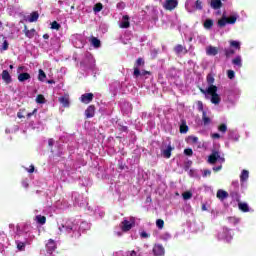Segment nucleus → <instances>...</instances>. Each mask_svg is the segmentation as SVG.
Returning <instances> with one entry per match:
<instances>
[{
	"label": "nucleus",
	"mask_w": 256,
	"mask_h": 256,
	"mask_svg": "<svg viewBox=\"0 0 256 256\" xmlns=\"http://www.w3.org/2000/svg\"><path fill=\"white\" fill-rule=\"evenodd\" d=\"M208 88L206 90L201 89V93H203L206 99H209L213 105H219L221 103V96L217 94V86L213 85L215 83V78L213 75L207 76Z\"/></svg>",
	"instance_id": "nucleus-1"
},
{
	"label": "nucleus",
	"mask_w": 256,
	"mask_h": 256,
	"mask_svg": "<svg viewBox=\"0 0 256 256\" xmlns=\"http://www.w3.org/2000/svg\"><path fill=\"white\" fill-rule=\"evenodd\" d=\"M238 19L239 14L237 13H234L229 17L223 15L222 18L218 20V27H225V25H235Z\"/></svg>",
	"instance_id": "nucleus-2"
},
{
	"label": "nucleus",
	"mask_w": 256,
	"mask_h": 256,
	"mask_svg": "<svg viewBox=\"0 0 256 256\" xmlns=\"http://www.w3.org/2000/svg\"><path fill=\"white\" fill-rule=\"evenodd\" d=\"M217 239L224 241V243H231V241H233V233H231L229 228H223L218 232Z\"/></svg>",
	"instance_id": "nucleus-3"
},
{
	"label": "nucleus",
	"mask_w": 256,
	"mask_h": 256,
	"mask_svg": "<svg viewBox=\"0 0 256 256\" xmlns=\"http://www.w3.org/2000/svg\"><path fill=\"white\" fill-rule=\"evenodd\" d=\"M60 233H71V231H77V225L73 222H68L66 225L58 227Z\"/></svg>",
	"instance_id": "nucleus-4"
},
{
	"label": "nucleus",
	"mask_w": 256,
	"mask_h": 256,
	"mask_svg": "<svg viewBox=\"0 0 256 256\" xmlns=\"http://www.w3.org/2000/svg\"><path fill=\"white\" fill-rule=\"evenodd\" d=\"M225 158L221 157V155L219 154V152H213L209 158H208V162L209 163H224Z\"/></svg>",
	"instance_id": "nucleus-5"
},
{
	"label": "nucleus",
	"mask_w": 256,
	"mask_h": 256,
	"mask_svg": "<svg viewBox=\"0 0 256 256\" xmlns=\"http://www.w3.org/2000/svg\"><path fill=\"white\" fill-rule=\"evenodd\" d=\"M177 5H179L177 0H165L163 3V7L166 9V11H173Z\"/></svg>",
	"instance_id": "nucleus-6"
},
{
	"label": "nucleus",
	"mask_w": 256,
	"mask_h": 256,
	"mask_svg": "<svg viewBox=\"0 0 256 256\" xmlns=\"http://www.w3.org/2000/svg\"><path fill=\"white\" fill-rule=\"evenodd\" d=\"M135 225V218L131 217L129 220H124L122 222V231H130V229H133V226Z\"/></svg>",
	"instance_id": "nucleus-7"
},
{
	"label": "nucleus",
	"mask_w": 256,
	"mask_h": 256,
	"mask_svg": "<svg viewBox=\"0 0 256 256\" xmlns=\"http://www.w3.org/2000/svg\"><path fill=\"white\" fill-rule=\"evenodd\" d=\"M80 101H81V103H84L85 105H89V103H91L93 101V93L83 94L80 97Z\"/></svg>",
	"instance_id": "nucleus-8"
},
{
	"label": "nucleus",
	"mask_w": 256,
	"mask_h": 256,
	"mask_svg": "<svg viewBox=\"0 0 256 256\" xmlns=\"http://www.w3.org/2000/svg\"><path fill=\"white\" fill-rule=\"evenodd\" d=\"M217 53H219V48L215 47V46H208L206 47V54L211 56V57H215V55H217Z\"/></svg>",
	"instance_id": "nucleus-9"
},
{
	"label": "nucleus",
	"mask_w": 256,
	"mask_h": 256,
	"mask_svg": "<svg viewBox=\"0 0 256 256\" xmlns=\"http://www.w3.org/2000/svg\"><path fill=\"white\" fill-rule=\"evenodd\" d=\"M153 253L156 256L165 255V248H163L161 245L156 244L153 248Z\"/></svg>",
	"instance_id": "nucleus-10"
},
{
	"label": "nucleus",
	"mask_w": 256,
	"mask_h": 256,
	"mask_svg": "<svg viewBox=\"0 0 256 256\" xmlns=\"http://www.w3.org/2000/svg\"><path fill=\"white\" fill-rule=\"evenodd\" d=\"M46 247H47V249H48V251H49V252H48L49 255H51V252H52V251H55V249H57V244L55 243V240L50 239V240L47 242Z\"/></svg>",
	"instance_id": "nucleus-11"
},
{
	"label": "nucleus",
	"mask_w": 256,
	"mask_h": 256,
	"mask_svg": "<svg viewBox=\"0 0 256 256\" xmlns=\"http://www.w3.org/2000/svg\"><path fill=\"white\" fill-rule=\"evenodd\" d=\"M232 63L235 65V67L241 69L243 67V58H241V56L238 55L232 59Z\"/></svg>",
	"instance_id": "nucleus-12"
},
{
	"label": "nucleus",
	"mask_w": 256,
	"mask_h": 256,
	"mask_svg": "<svg viewBox=\"0 0 256 256\" xmlns=\"http://www.w3.org/2000/svg\"><path fill=\"white\" fill-rule=\"evenodd\" d=\"M58 101L63 105V107H69V94L61 96Z\"/></svg>",
	"instance_id": "nucleus-13"
},
{
	"label": "nucleus",
	"mask_w": 256,
	"mask_h": 256,
	"mask_svg": "<svg viewBox=\"0 0 256 256\" xmlns=\"http://www.w3.org/2000/svg\"><path fill=\"white\" fill-rule=\"evenodd\" d=\"M85 115L88 119L95 117V106H89L85 111Z\"/></svg>",
	"instance_id": "nucleus-14"
},
{
	"label": "nucleus",
	"mask_w": 256,
	"mask_h": 256,
	"mask_svg": "<svg viewBox=\"0 0 256 256\" xmlns=\"http://www.w3.org/2000/svg\"><path fill=\"white\" fill-rule=\"evenodd\" d=\"M229 44L232 49H235L236 51L241 50V42H239L237 40H230Z\"/></svg>",
	"instance_id": "nucleus-15"
},
{
	"label": "nucleus",
	"mask_w": 256,
	"mask_h": 256,
	"mask_svg": "<svg viewBox=\"0 0 256 256\" xmlns=\"http://www.w3.org/2000/svg\"><path fill=\"white\" fill-rule=\"evenodd\" d=\"M34 220L36 223H38V225H45V223H47V217L42 215H36Z\"/></svg>",
	"instance_id": "nucleus-16"
},
{
	"label": "nucleus",
	"mask_w": 256,
	"mask_h": 256,
	"mask_svg": "<svg viewBox=\"0 0 256 256\" xmlns=\"http://www.w3.org/2000/svg\"><path fill=\"white\" fill-rule=\"evenodd\" d=\"M129 25V16H123L122 21L120 23L121 29H127Z\"/></svg>",
	"instance_id": "nucleus-17"
},
{
	"label": "nucleus",
	"mask_w": 256,
	"mask_h": 256,
	"mask_svg": "<svg viewBox=\"0 0 256 256\" xmlns=\"http://www.w3.org/2000/svg\"><path fill=\"white\" fill-rule=\"evenodd\" d=\"M216 196L218 199L223 201V199H227V197H229V194L227 193V191L218 190Z\"/></svg>",
	"instance_id": "nucleus-18"
},
{
	"label": "nucleus",
	"mask_w": 256,
	"mask_h": 256,
	"mask_svg": "<svg viewBox=\"0 0 256 256\" xmlns=\"http://www.w3.org/2000/svg\"><path fill=\"white\" fill-rule=\"evenodd\" d=\"M2 79L3 81H5V83H11V74H9V72L7 70H4L2 72Z\"/></svg>",
	"instance_id": "nucleus-19"
},
{
	"label": "nucleus",
	"mask_w": 256,
	"mask_h": 256,
	"mask_svg": "<svg viewBox=\"0 0 256 256\" xmlns=\"http://www.w3.org/2000/svg\"><path fill=\"white\" fill-rule=\"evenodd\" d=\"M210 5L212 9H221L223 3L221 2V0H211Z\"/></svg>",
	"instance_id": "nucleus-20"
},
{
	"label": "nucleus",
	"mask_w": 256,
	"mask_h": 256,
	"mask_svg": "<svg viewBox=\"0 0 256 256\" xmlns=\"http://www.w3.org/2000/svg\"><path fill=\"white\" fill-rule=\"evenodd\" d=\"M31 79V75H29V73H21L18 75V81H20V83H23V81H27Z\"/></svg>",
	"instance_id": "nucleus-21"
},
{
	"label": "nucleus",
	"mask_w": 256,
	"mask_h": 256,
	"mask_svg": "<svg viewBox=\"0 0 256 256\" xmlns=\"http://www.w3.org/2000/svg\"><path fill=\"white\" fill-rule=\"evenodd\" d=\"M238 208L240 211H243V213H249V205L245 202H240L238 204Z\"/></svg>",
	"instance_id": "nucleus-22"
},
{
	"label": "nucleus",
	"mask_w": 256,
	"mask_h": 256,
	"mask_svg": "<svg viewBox=\"0 0 256 256\" xmlns=\"http://www.w3.org/2000/svg\"><path fill=\"white\" fill-rule=\"evenodd\" d=\"M47 79V74H45V71L43 69L38 70V81H41L42 83L45 82Z\"/></svg>",
	"instance_id": "nucleus-23"
},
{
	"label": "nucleus",
	"mask_w": 256,
	"mask_h": 256,
	"mask_svg": "<svg viewBox=\"0 0 256 256\" xmlns=\"http://www.w3.org/2000/svg\"><path fill=\"white\" fill-rule=\"evenodd\" d=\"M37 19H39V13H37V12L31 13L30 16L28 17L29 23H35V21H37Z\"/></svg>",
	"instance_id": "nucleus-24"
},
{
	"label": "nucleus",
	"mask_w": 256,
	"mask_h": 256,
	"mask_svg": "<svg viewBox=\"0 0 256 256\" xmlns=\"http://www.w3.org/2000/svg\"><path fill=\"white\" fill-rule=\"evenodd\" d=\"M171 151H173V148L169 145L166 149L162 151L163 157L169 159V157H171Z\"/></svg>",
	"instance_id": "nucleus-25"
},
{
	"label": "nucleus",
	"mask_w": 256,
	"mask_h": 256,
	"mask_svg": "<svg viewBox=\"0 0 256 256\" xmlns=\"http://www.w3.org/2000/svg\"><path fill=\"white\" fill-rule=\"evenodd\" d=\"M249 179V171L243 170L240 175V181H247Z\"/></svg>",
	"instance_id": "nucleus-26"
},
{
	"label": "nucleus",
	"mask_w": 256,
	"mask_h": 256,
	"mask_svg": "<svg viewBox=\"0 0 256 256\" xmlns=\"http://www.w3.org/2000/svg\"><path fill=\"white\" fill-rule=\"evenodd\" d=\"M203 123L204 125H210L211 124V118H209V116H207V113L205 111H203Z\"/></svg>",
	"instance_id": "nucleus-27"
},
{
	"label": "nucleus",
	"mask_w": 256,
	"mask_h": 256,
	"mask_svg": "<svg viewBox=\"0 0 256 256\" xmlns=\"http://www.w3.org/2000/svg\"><path fill=\"white\" fill-rule=\"evenodd\" d=\"M25 35L29 39H33V37H35V29L27 30V28H25Z\"/></svg>",
	"instance_id": "nucleus-28"
},
{
	"label": "nucleus",
	"mask_w": 256,
	"mask_h": 256,
	"mask_svg": "<svg viewBox=\"0 0 256 256\" xmlns=\"http://www.w3.org/2000/svg\"><path fill=\"white\" fill-rule=\"evenodd\" d=\"M91 44L93 47H101V41L95 37L91 38Z\"/></svg>",
	"instance_id": "nucleus-29"
},
{
	"label": "nucleus",
	"mask_w": 256,
	"mask_h": 256,
	"mask_svg": "<svg viewBox=\"0 0 256 256\" xmlns=\"http://www.w3.org/2000/svg\"><path fill=\"white\" fill-rule=\"evenodd\" d=\"M182 197H183L184 201H189V199H191V197H193V193H191V191H186L182 194Z\"/></svg>",
	"instance_id": "nucleus-30"
},
{
	"label": "nucleus",
	"mask_w": 256,
	"mask_h": 256,
	"mask_svg": "<svg viewBox=\"0 0 256 256\" xmlns=\"http://www.w3.org/2000/svg\"><path fill=\"white\" fill-rule=\"evenodd\" d=\"M175 52L180 55V53H187V50L182 45H178L175 47Z\"/></svg>",
	"instance_id": "nucleus-31"
},
{
	"label": "nucleus",
	"mask_w": 256,
	"mask_h": 256,
	"mask_svg": "<svg viewBox=\"0 0 256 256\" xmlns=\"http://www.w3.org/2000/svg\"><path fill=\"white\" fill-rule=\"evenodd\" d=\"M102 10H103V4H101V3L95 4V6L93 8L94 13H99Z\"/></svg>",
	"instance_id": "nucleus-32"
},
{
	"label": "nucleus",
	"mask_w": 256,
	"mask_h": 256,
	"mask_svg": "<svg viewBox=\"0 0 256 256\" xmlns=\"http://www.w3.org/2000/svg\"><path fill=\"white\" fill-rule=\"evenodd\" d=\"M204 27L206 29H211L213 27V20L211 19H207L205 22H204Z\"/></svg>",
	"instance_id": "nucleus-33"
},
{
	"label": "nucleus",
	"mask_w": 256,
	"mask_h": 256,
	"mask_svg": "<svg viewBox=\"0 0 256 256\" xmlns=\"http://www.w3.org/2000/svg\"><path fill=\"white\" fill-rule=\"evenodd\" d=\"M36 103H39L41 105H43L45 103V96L39 94L37 97H36Z\"/></svg>",
	"instance_id": "nucleus-34"
},
{
	"label": "nucleus",
	"mask_w": 256,
	"mask_h": 256,
	"mask_svg": "<svg viewBox=\"0 0 256 256\" xmlns=\"http://www.w3.org/2000/svg\"><path fill=\"white\" fill-rule=\"evenodd\" d=\"M218 131H220V133H227V124H221L218 126Z\"/></svg>",
	"instance_id": "nucleus-35"
},
{
	"label": "nucleus",
	"mask_w": 256,
	"mask_h": 256,
	"mask_svg": "<svg viewBox=\"0 0 256 256\" xmlns=\"http://www.w3.org/2000/svg\"><path fill=\"white\" fill-rule=\"evenodd\" d=\"M18 251H25V243L23 242H16Z\"/></svg>",
	"instance_id": "nucleus-36"
},
{
	"label": "nucleus",
	"mask_w": 256,
	"mask_h": 256,
	"mask_svg": "<svg viewBox=\"0 0 256 256\" xmlns=\"http://www.w3.org/2000/svg\"><path fill=\"white\" fill-rule=\"evenodd\" d=\"M228 221H229V223H232V225H237V223H239V218H237V217H229Z\"/></svg>",
	"instance_id": "nucleus-37"
},
{
	"label": "nucleus",
	"mask_w": 256,
	"mask_h": 256,
	"mask_svg": "<svg viewBox=\"0 0 256 256\" xmlns=\"http://www.w3.org/2000/svg\"><path fill=\"white\" fill-rule=\"evenodd\" d=\"M51 29H55L56 31H59L61 29V25L57 23V21L52 22Z\"/></svg>",
	"instance_id": "nucleus-38"
},
{
	"label": "nucleus",
	"mask_w": 256,
	"mask_h": 256,
	"mask_svg": "<svg viewBox=\"0 0 256 256\" xmlns=\"http://www.w3.org/2000/svg\"><path fill=\"white\" fill-rule=\"evenodd\" d=\"M189 131V127L185 124L180 126V133H187Z\"/></svg>",
	"instance_id": "nucleus-39"
},
{
	"label": "nucleus",
	"mask_w": 256,
	"mask_h": 256,
	"mask_svg": "<svg viewBox=\"0 0 256 256\" xmlns=\"http://www.w3.org/2000/svg\"><path fill=\"white\" fill-rule=\"evenodd\" d=\"M156 225H157L158 229H163V226L165 225V222L162 219H158L156 221Z\"/></svg>",
	"instance_id": "nucleus-40"
},
{
	"label": "nucleus",
	"mask_w": 256,
	"mask_h": 256,
	"mask_svg": "<svg viewBox=\"0 0 256 256\" xmlns=\"http://www.w3.org/2000/svg\"><path fill=\"white\" fill-rule=\"evenodd\" d=\"M188 141L190 143H197L199 141V138H197V136H189Z\"/></svg>",
	"instance_id": "nucleus-41"
},
{
	"label": "nucleus",
	"mask_w": 256,
	"mask_h": 256,
	"mask_svg": "<svg viewBox=\"0 0 256 256\" xmlns=\"http://www.w3.org/2000/svg\"><path fill=\"white\" fill-rule=\"evenodd\" d=\"M225 54H226V57H229L231 55H235V50L234 49H226Z\"/></svg>",
	"instance_id": "nucleus-42"
},
{
	"label": "nucleus",
	"mask_w": 256,
	"mask_h": 256,
	"mask_svg": "<svg viewBox=\"0 0 256 256\" xmlns=\"http://www.w3.org/2000/svg\"><path fill=\"white\" fill-rule=\"evenodd\" d=\"M227 75H228V79H235V71L228 70Z\"/></svg>",
	"instance_id": "nucleus-43"
},
{
	"label": "nucleus",
	"mask_w": 256,
	"mask_h": 256,
	"mask_svg": "<svg viewBox=\"0 0 256 256\" xmlns=\"http://www.w3.org/2000/svg\"><path fill=\"white\" fill-rule=\"evenodd\" d=\"M7 49H9V43L5 40L2 44V51H7Z\"/></svg>",
	"instance_id": "nucleus-44"
},
{
	"label": "nucleus",
	"mask_w": 256,
	"mask_h": 256,
	"mask_svg": "<svg viewBox=\"0 0 256 256\" xmlns=\"http://www.w3.org/2000/svg\"><path fill=\"white\" fill-rule=\"evenodd\" d=\"M137 67H141V65H145V61L142 60V58H138L136 61Z\"/></svg>",
	"instance_id": "nucleus-45"
},
{
	"label": "nucleus",
	"mask_w": 256,
	"mask_h": 256,
	"mask_svg": "<svg viewBox=\"0 0 256 256\" xmlns=\"http://www.w3.org/2000/svg\"><path fill=\"white\" fill-rule=\"evenodd\" d=\"M24 113H25V111L20 110V111L17 113V117H18L19 119H23V118H25Z\"/></svg>",
	"instance_id": "nucleus-46"
},
{
	"label": "nucleus",
	"mask_w": 256,
	"mask_h": 256,
	"mask_svg": "<svg viewBox=\"0 0 256 256\" xmlns=\"http://www.w3.org/2000/svg\"><path fill=\"white\" fill-rule=\"evenodd\" d=\"M140 237H142V239H148L149 234H148L147 232H145V231H142V232L140 233Z\"/></svg>",
	"instance_id": "nucleus-47"
},
{
	"label": "nucleus",
	"mask_w": 256,
	"mask_h": 256,
	"mask_svg": "<svg viewBox=\"0 0 256 256\" xmlns=\"http://www.w3.org/2000/svg\"><path fill=\"white\" fill-rule=\"evenodd\" d=\"M184 153H185L186 155H188V156H191V155H193V150H192L191 148H188V149H185V150H184Z\"/></svg>",
	"instance_id": "nucleus-48"
},
{
	"label": "nucleus",
	"mask_w": 256,
	"mask_h": 256,
	"mask_svg": "<svg viewBox=\"0 0 256 256\" xmlns=\"http://www.w3.org/2000/svg\"><path fill=\"white\" fill-rule=\"evenodd\" d=\"M141 75V71H139V68H134V76L139 77Z\"/></svg>",
	"instance_id": "nucleus-49"
},
{
	"label": "nucleus",
	"mask_w": 256,
	"mask_h": 256,
	"mask_svg": "<svg viewBox=\"0 0 256 256\" xmlns=\"http://www.w3.org/2000/svg\"><path fill=\"white\" fill-rule=\"evenodd\" d=\"M212 139H221V135L219 133L211 134Z\"/></svg>",
	"instance_id": "nucleus-50"
},
{
	"label": "nucleus",
	"mask_w": 256,
	"mask_h": 256,
	"mask_svg": "<svg viewBox=\"0 0 256 256\" xmlns=\"http://www.w3.org/2000/svg\"><path fill=\"white\" fill-rule=\"evenodd\" d=\"M197 107H198L199 111H203V102L198 101L197 102Z\"/></svg>",
	"instance_id": "nucleus-51"
},
{
	"label": "nucleus",
	"mask_w": 256,
	"mask_h": 256,
	"mask_svg": "<svg viewBox=\"0 0 256 256\" xmlns=\"http://www.w3.org/2000/svg\"><path fill=\"white\" fill-rule=\"evenodd\" d=\"M196 9H203V6H201V1H196Z\"/></svg>",
	"instance_id": "nucleus-52"
},
{
	"label": "nucleus",
	"mask_w": 256,
	"mask_h": 256,
	"mask_svg": "<svg viewBox=\"0 0 256 256\" xmlns=\"http://www.w3.org/2000/svg\"><path fill=\"white\" fill-rule=\"evenodd\" d=\"M209 175H211V171L210 170H204L203 177H209Z\"/></svg>",
	"instance_id": "nucleus-53"
},
{
	"label": "nucleus",
	"mask_w": 256,
	"mask_h": 256,
	"mask_svg": "<svg viewBox=\"0 0 256 256\" xmlns=\"http://www.w3.org/2000/svg\"><path fill=\"white\" fill-rule=\"evenodd\" d=\"M118 9H125V3L120 2L117 4Z\"/></svg>",
	"instance_id": "nucleus-54"
},
{
	"label": "nucleus",
	"mask_w": 256,
	"mask_h": 256,
	"mask_svg": "<svg viewBox=\"0 0 256 256\" xmlns=\"http://www.w3.org/2000/svg\"><path fill=\"white\" fill-rule=\"evenodd\" d=\"M35 113H37V108H35L32 113H28V114H27V117H28V118H29V117H33V115H35Z\"/></svg>",
	"instance_id": "nucleus-55"
},
{
	"label": "nucleus",
	"mask_w": 256,
	"mask_h": 256,
	"mask_svg": "<svg viewBox=\"0 0 256 256\" xmlns=\"http://www.w3.org/2000/svg\"><path fill=\"white\" fill-rule=\"evenodd\" d=\"M54 144H55V140H53V139H49V140H48V145H49L50 147H53Z\"/></svg>",
	"instance_id": "nucleus-56"
},
{
	"label": "nucleus",
	"mask_w": 256,
	"mask_h": 256,
	"mask_svg": "<svg viewBox=\"0 0 256 256\" xmlns=\"http://www.w3.org/2000/svg\"><path fill=\"white\" fill-rule=\"evenodd\" d=\"M28 173H33L35 171V166L31 165L30 169H27Z\"/></svg>",
	"instance_id": "nucleus-57"
},
{
	"label": "nucleus",
	"mask_w": 256,
	"mask_h": 256,
	"mask_svg": "<svg viewBox=\"0 0 256 256\" xmlns=\"http://www.w3.org/2000/svg\"><path fill=\"white\" fill-rule=\"evenodd\" d=\"M213 170H214V171H221V166L214 167Z\"/></svg>",
	"instance_id": "nucleus-58"
},
{
	"label": "nucleus",
	"mask_w": 256,
	"mask_h": 256,
	"mask_svg": "<svg viewBox=\"0 0 256 256\" xmlns=\"http://www.w3.org/2000/svg\"><path fill=\"white\" fill-rule=\"evenodd\" d=\"M22 185L23 187H29V184L27 183V181L22 182Z\"/></svg>",
	"instance_id": "nucleus-59"
},
{
	"label": "nucleus",
	"mask_w": 256,
	"mask_h": 256,
	"mask_svg": "<svg viewBox=\"0 0 256 256\" xmlns=\"http://www.w3.org/2000/svg\"><path fill=\"white\" fill-rule=\"evenodd\" d=\"M47 83H48L49 85H53V84L55 83V81H54V80H48Z\"/></svg>",
	"instance_id": "nucleus-60"
},
{
	"label": "nucleus",
	"mask_w": 256,
	"mask_h": 256,
	"mask_svg": "<svg viewBox=\"0 0 256 256\" xmlns=\"http://www.w3.org/2000/svg\"><path fill=\"white\" fill-rule=\"evenodd\" d=\"M141 75H149V72L148 71H143V72H141Z\"/></svg>",
	"instance_id": "nucleus-61"
},
{
	"label": "nucleus",
	"mask_w": 256,
	"mask_h": 256,
	"mask_svg": "<svg viewBox=\"0 0 256 256\" xmlns=\"http://www.w3.org/2000/svg\"><path fill=\"white\" fill-rule=\"evenodd\" d=\"M85 225H87V223L83 222V223L81 224V226H80V229H83V227H84Z\"/></svg>",
	"instance_id": "nucleus-62"
},
{
	"label": "nucleus",
	"mask_w": 256,
	"mask_h": 256,
	"mask_svg": "<svg viewBox=\"0 0 256 256\" xmlns=\"http://www.w3.org/2000/svg\"><path fill=\"white\" fill-rule=\"evenodd\" d=\"M21 71H23V67L18 68V73H21Z\"/></svg>",
	"instance_id": "nucleus-63"
},
{
	"label": "nucleus",
	"mask_w": 256,
	"mask_h": 256,
	"mask_svg": "<svg viewBox=\"0 0 256 256\" xmlns=\"http://www.w3.org/2000/svg\"><path fill=\"white\" fill-rule=\"evenodd\" d=\"M44 39H49V35L45 34Z\"/></svg>",
	"instance_id": "nucleus-64"
}]
</instances>
